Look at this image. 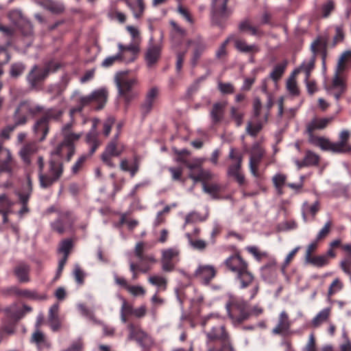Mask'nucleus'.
Wrapping results in <instances>:
<instances>
[{"mask_svg":"<svg viewBox=\"0 0 351 351\" xmlns=\"http://www.w3.org/2000/svg\"><path fill=\"white\" fill-rule=\"evenodd\" d=\"M119 52L114 56L106 57L101 62V66L105 68L112 66L117 62L130 63L135 60L139 51L136 45L125 46L121 43L118 44Z\"/></svg>","mask_w":351,"mask_h":351,"instance_id":"obj_1","label":"nucleus"},{"mask_svg":"<svg viewBox=\"0 0 351 351\" xmlns=\"http://www.w3.org/2000/svg\"><path fill=\"white\" fill-rule=\"evenodd\" d=\"M114 82L118 89L119 96L121 97L128 107L130 101L136 96L133 88L136 84L134 78L128 77L123 72L117 73L114 76Z\"/></svg>","mask_w":351,"mask_h":351,"instance_id":"obj_2","label":"nucleus"},{"mask_svg":"<svg viewBox=\"0 0 351 351\" xmlns=\"http://www.w3.org/2000/svg\"><path fill=\"white\" fill-rule=\"evenodd\" d=\"M58 68L59 65L54 62H49L44 67H40L37 65L33 66L26 77L30 88L38 89L49 74L56 71Z\"/></svg>","mask_w":351,"mask_h":351,"instance_id":"obj_3","label":"nucleus"},{"mask_svg":"<svg viewBox=\"0 0 351 351\" xmlns=\"http://www.w3.org/2000/svg\"><path fill=\"white\" fill-rule=\"evenodd\" d=\"M44 110V107L34 103L30 100L21 101L13 114L14 121L16 125L26 124L28 117H34Z\"/></svg>","mask_w":351,"mask_h":351,"instance_id":"obj_4","label":"nucleus"},{"mask_svg":"<svg viewBox=\"0 0 351 351\" xmlns=\"http://www.w3.org/2000/svg\"><path fill=\"white\" fill-rule=\"evenodd\" d=\"M206 335L210 341H219L220 348H210L208 351H235L231 343L229 333L223 325L216 326L206 332Z\"/></svg>","mask_w":351,"mask_h":351,"instance_id":"obj_5","label":"nucleus"},{"mask_svg":"<svg viewBox=\"0 0 351 351\" xmlns=\"http://www.w3.org/2000/svg\"><path fill=\"white\" fill-rule=\"evenodd\" d=\"M64 166L61 161L51 157L49 161L48 172L40 174L39 185L42 189H49L61 178Z\"/></svg>","mask_w":351,"mask_h":351,"instance_id":"obj_6","label":"nucleus"},{"mask_svg":"<svg viewBox=\"0 0 351 351\" xmlns=\"http://www.w3.org/2000/svg\"><path fill=\"white\" fill-rule=\"evenodd\" d=\"M72 123H68L64 125L61 130V134L63 137L62 141L58 145L57 152H61L62 149H66L67 151V162L70 161L75 154V145L82 136V133H75L72 131Z\"/></svg>","mask_w":351,"mask_h":351,"instance_id":"obj_7","label":"nucleus"},{"mask_svg":"<svg viewBox=\"0 0 351 351\" xmlns=\"http://www.w3.org/2000/svg\"><path fill=\"white\" fill-rule=\"evenodd\" d=\"M226 308L228 317L234 324H239L247 319L248 314L245 311V304L242 300H239L234 297H230L226 304Z\"/></svg>","mask_w":351,"mask_h":351,"instance_id":"obj_8","label":"nucleus"},{"mask_svg":"<svg viewBox=\"0 0 351 351\" xmlns=\"http://www.w3.org/2000/svg\"><path fill=\"white\" fill-rule=\"evenodd\" d=\"M8 17L10 21L15 25L25 36H29L33 34L32 23L24 16L21 9H13L8 12Z\"/></svg>","mask_w":351,"mask_h":351,"instance_id":"obj_9","label":"nucleus"},{"mask_svg":"<svg viewBox=\"0 0 351 351\" xmlns=\"http://www.w3.org/2000/svg\"><path fill=\"white\" fill-rule=\"evenodd\" d=\"M127 328L129 331L128 339L136 341L142 348H148L152 344V338L139 326L129 324Z\"/></svg>","mask_w":351,"mask_h":351,"instance_id":"obj_10","label":"nucleus"},{"mask_svg":"<svg viewBox=\"0 0 351 351\" xmlns=\"http://www.w3.org/2000/svg\"><path fill=\"white\" fill-rule=\"evenodd\" d=\"M265 154L264 148L259 143L256 142L252 145L250 151L249 168L252 175L256 178L259 176L258 166Z\"/></svg>","mask_w":351,"mask_h":351,"instance_id":"obj_11","label":"nucleus"},{"mask_svg":"<svg viewBox=\"0 0 351 351\" xmlns=\"http://www.w3.org/2000/svg\"><path fill=\"white\" fill-rule=\"evenodd\" d=\"M123 146L120 143H117L115 141H110L104 153L101 154L102 161L110 167H114V164L112 162L111 158L119 156L123 151Z\"/></svg>","mask_w":351,"mask_h":351,"instance_id":"obj_12","label":"nucleus"},{"mask_svg":"<svg viewBox=\"0 0 351 351\" xmlns=\"http://www.w3.org/2000/svg\"><path fill=\"white\" fill-rule=\"evenodd\" d=\"M162 50V44H154L153 43V38L152 37L149 39V45L147 47L145 55V60L147 64V66L149 68L153 67L159 60L160 58Z\"/></svg>","mask_w":351,"mask_h":351,"instance_id":"obj_13","label":"nucleus"},{"mask_svg":"<svg viewBox=\"0 0 351 351\" xmlns=\"http://www.w3.org/2000/svg\"><path fill=\"white\" fill-rule=\"evenodd\" d=\"M161 263L162 269L164 271L169 272L174 269V265L172 261L180 254V250L178 247H170L162 250Z\"/></svg>","mask_w":351,"mask_h":351,"instance_id":"obj_14","label":"nucleus"},{"mask_svg":"<svg viewBox=\"0 0 351 351\" xmlns=\"http://www.w3.org/2000/svg\"><path fill=\"white\" fill-rule=\"evenodd\" d=\"M291 323L289 320L287 313L282 311L278 317V324L272 330V333L274 335H286L288 334Z\"/></svg>","mask_w":351,"mask_h":351,"instance_id":"obj_15","label":"nucleus"},{"mask_svg":"<svg viewBox=\"0 0 351 351\" xmlns=\"http://www.w3.org/2000/svg\"><path fill=\"white\" fill-rule=\"evenodd\" d=\"M227 104L226 101H217L213 104L210 110V117L213 124H217L223 120Z\"/></svg>","mask_w":351,"mask_h":351,"instance_id":"obj_16","label":"nucleus"},{"mask_svg":"<svg viewBox=\"0 0 351 351\" xmlns=\"http://www.w3.org/2000/svg\"><path fill=\"white\" fill-rule=\"evenodd\" d=\"M242 160V156H238L237 162L230 165L227 171L228 176L234 178L239 185H242L245 182V177L241 172Z\"/></svg>","mask_w":351,"mask_h":351,"instance_id":"obj_17","label":"nucleus"},{"mask_svg":"<svg viewBox=\"0 0 351 351\" xmlns=\"http://www.w3.org/2000/svg\"><path fill=\"white\" fill-rule=\"evenodd\" d=\"M216 271L211 265H200L195 272V276L204 284L208 285L215 276Z\"/></svg>","mask_w":351,"mask_h":351,"instance_id":"obj_18","label":"nucleus"},{"mask_svg":"<svg viewBox=\"0 0 351 351\" xmlns=\"http://www.w3.org/2000/svg\"><path fill=\"white\" fill-rule=\"evenodd\" d=\"M225 263L227 267L236 275L247 268V264L239 255L230 256Z\"/></svg>","mask_w":351,"mask_h":351,"instance_id":"obj_19","label":"nucleus"},{"mask_svg":"<svg viewBox=\"0 0 351 351\" xmlns=\"http://www.w3.org/2000/svg\"><path fill=\"white\" fill-rule=\"evenodd\" d=\"M276 263L272 261L261 268V276L267 283L274 282L277 278Z\"/></svg>","mask_w":351,"mask_h":351,"instance_id":"obj_20","label":"nucleus"},{"mask_svg":"<svg viewBox=\"0 0 351 351\" xmlns=\"http://www.w3.org/2000/svg\"><path fill=\"white\" fill-rule=\"evenodd\" d=\"M228 0H212V14L213 20L226 17L229 14L226 4Z\"/></svg>","mask_w":351,"mask_h":351,"instance_id":"obj_21","label":"nucleus"},{"mask_svg":"<svg viewBox=\"0 0 351 351\" xmlns=\"http://www.w3.org/2000/svg\"><path fill=\"white\" fill-rule=\"evenodd\" d=\"M191 44H193L195 45V49L191 60V63L193 66H195L201 55L206 49V45L201 37H197L193 40H189L188 45Z\"/></svg>","mask_w":351,"mask_h":351,"instance_id":"obj_22","label":"nucleus"},{"mask_svg":"<svg viewBox=\"0 0 351 351\" xmlns=\"http://www.w3.org/2000/svg\"><path fill=\"white\" fill-rule=\"evenodd\" d=\"M332 117L324 119H313L306 125V132L308 137L314 136L313 132L315 130H324L332 121Z\"/></svg>","mask_w":351,"mask_h":351,"instance_id":"obj_23","label":"nucleus"},{"mask_svg":"<svg viewBox=\"0 0 351 351\" xmlns=\"http://www.w3.org/2000/svg\"><path fill=\"white\" fill-rule=\"evenodd\" d=\"M326 47V40L321 38H317L311 45V50L313 52V56H315V59L316 58L317 51H320L322 54V66L324 69L326 68V59L327 56Z\"/></svg>","mask_w":351,"mask_h":351,"instance_id":"obj_24","label":"nucleus"},{"mask_svg":"<svg viewBox=\"0 0 351 351\" xmlns=\"http://www.w3.org/2000/svg\"><path fill=\"white\" fill-rule=\"evenodd\" d=\"M92 101L95 104L96 110L102 109L108 99V91L106 88L95 90L91 93Z\"/></svg>","mask_w":351,"mask_h":351,"instance_id":"obj_25","label":"nucleus"},{"mask_svg":"<svg viewBox=\"0 0 351 351\" xmlns=\"http://www.w3.org/2000/svg\"><path fill=\"white\" fill-rule=\"evenodd\" d=\"M254 277L253 274L247 268L240 271L235 276V281L241 289L248 287L254 282Z\"/></svg>","mask_w":351,"mask_h":351,"instance_id":"obj_26","label":"nucleus"},{"mask_svg":"<svg viewBox=\"0 0 351 351\" xmlns=\"http://www.w3.org/2000/svg\"><path fill=\"white\" fill-rule=\"evenodd\" d=\"M132 11L135 19H140L144 12L145 5L143 0H124Z\"/></svg>","mask_w":351,"mask_h":351,"instance_id":"obj_27","label":"nucleus"},{"mask_svg":"<svg viewBox=\"0 0 351 351\" xmlns=\"http://www.w3.org/2000/svg\"><path fill=\"white\" fill-rule=\"evenodd\" d=\"M30 267L24 263L18 264L14 269V273L20 282H27L29 281V273Z\"/></svg>","mask_w":351,"mask_h":351,"instance_id":"obj_28","label":"nucleus"},{"mask_svg":"<svg viewBox=\"0 0 351 351\" xmlns=\"http://www.w3.org/2000/svg\"><path fill=\"white\" fill-rule=\"evenodd\" d=\"M33 129L37 135H40V141H42L49 132V121L43 116L36 121Z\"/></svg>","mask_w":351,"mask_h":351,"instance_id":"obj_29","label":"nucleus"},{"mask_svg":"<svg viewBox=\"0 0 351 351\" xmlns=\"http://www.w3.org/2000/svg\"><path fill=\"white\" fill-rule=\"evenodd\" d=\"M234 42L235 48L241 53L252 54L259 51V47L255 44L248 45L242 39H235Z\"/></svg>","mask_w":351,"mask_h":351,"instance_id":"obj_30","label":"nucleus"},{"mask_svg":"<svg viewBox=\"0 0 351 351\" xmlns=\"http://www.w3.org/2000/svg\"><path fill=\"white\" fill-rule=\"evenodd\" d=\"M36 151V147L34 144H27L21 149L19 155L25 163L29 165L31 163L30 156L33 155Z\"/></svg>","mask_w":351,"mask_h":351,"instance_id":"obj_31","label":"nucleus"},{"mask_svg":"<svg viewBox=\"0 0 351 351\" xmlns=\"http://www.w3.org/2000/svg\"><path fill=\"white\" fill-rule=\"evenodd\" d=\"M239 29L242 32L249 31L253 36H261L263 34V32L258 27L252 25L248 19H245L240 22L239 24Z\"/></svg>","mask_w":351,"mask_h":351,"instance_id":"obj_32","label":"nucleus"},{"mask_svg":"<svg viewBox=\"0 0 351 351\" xmlns=\"http://www.w3.org/2000/svg\"><path fill=\"white\" fill-rule=\"evenodd\" d=\"M221 186L217 183L206 184L202 183V190L205 193L208 194L213 199L219 198V193L221 191Z\"/></svg>","mask_w":351,"mask_h":351,"instance_id":"obj_33","label":"nucleus"},{"mask_svg":"<svg viewBox=\"0 0 351 351\" xmlns=\"http://www.w3.org/2000/svg\"><path fill=\"white\" fill-rule=\"evenodd\" d=\"M326 90L328 93H332V91H345L346 84L343 80L337 75H334L332 84L329 86H326Z\"/></svg>","mask_w":351,"mask_h":351,"instance_id":"obj_34","label":"nucleus"},{"mask_svg":"<svg viewBox=\"0 0 351 351\" xmlns=\"http://www.w3.org/2000/svg\"><path fill=\"white\" fill-rule=\"evenodd\" d=\"M308 141L311 143L319 147L325 151H330L331 142L324 137L311 136L308 137Z\"/></svg>","mask_w":351,"mask_h":351,"instance_id":"obj_35","label":"nucleus"},{"mask_svg":"<svg viewBox=\"0 0 351 351\" xmlns=\"http://www.w3.org/2000/svg\"><path fill=\"white\" fill-rule=\"evenodd\" d=\"M330 314V308H325L320 311L312 319L311 324L313 327L317 328L322 323L326 322Z\"/></svg>","mask_w":351,"mask_h":351,"instance_id":"obj_36","label":"nucleus"},{"mask_svg":"<svg viewBox=\"0 0 351 351\" xmlns=\"http://www.w3.org/2000/svg\"><path fill=\"white\" fill-rule=\"evenodd\" d=\"M319 210V203L318 201L314 202L313 204L309 205L307 202L303 203L302 205V217L304 221H307L306 213H309L313 217H315L316 213Z\"/></svg>","mask_w":351,"mask_h":351,"instance_id":"obj_37","label":"nucleus"},{"mask_svg":"<svg viewBox=\"0 0 351 351\" xmlns=\"http://www.w3.org/2000/svg\"><path fill=\"white\" fill-rule=\"evenodd\" d=\"M78 106L70 110L71 114L81 112L84 107L93 104L91 93L88 95L80 96L77 100Z\"/></svg>","mask_w":351,"mask_h":351,"instance_id":"obj_38","label":"nucleus"},{"mask_svg":"<svg viewBox=\"0 0 351 351\" xmlns=\"http://www.w3.org/2000/svg\"><path fill=\"white\" fill-rule=\"evenodd\" d=\"M86 142L90 145L89 156L93 155L99 146L100 143L97 139V132L90 131L86 135Z\"/></svg>","mask_w":351,"mask_h":351,"instance_id":"obj_39","label":"nucleus"},{"mask_svg":"<svg viewBox=\"0 0 351 351\" xmlns=\"http://www.w3.org/2000/svg\"><path fill=\"white\" fill-rule=\"evenodd\" d=\"M143 263L136 264L132 261H130V270L132 273V280H135L138 278L137 271L142 273H147L150 270V267L147 265H144Z\"/></svg>","mask_w":351,"mask_h":351,"instance_id":"obj_40","label":"nucleus"},{"mask_svg":"<svg viewBox=\"0 0 351 351\" xmlns=\"http://www.w3.org/2000/svg\"><path fill=\"white\" fill-rule=\"evenodd\" d=\"M288 62L287 60H284L282 63L276 64L273 71L270 73V77L274 82H277L282 75H283L285 70L287 66Z\"/></svg>","mask_w":351,"mask_h":351,"instance_id":"obj_41","label":"nucleus"},{"mask_svg":"<svg viewBox=\"0 0 351 351\" xmlns=\"http://www.w3.org/2000/svg\"><path fill=\"white\" fill-rule=\"evenodd\" d=\"M307 264H311L315 267H321L328 264L327 255L311 256L305 261Z\"/></svg>","mask_w":351,"mask_h":351,"instance_id":"obj_42","label":"nucleus"},{"mask_svg":"<svg viewBox=\"0 0 351 351\" xmlns=\"http://www.w3.org/2000/svg\"><path fill=\"white\" fill-rule=\"evenodd\" d=\"M330 151L333 153H348L351 151V146L339 141L336 143L331 142Z\"/></svg>","mask_w":351,"mask_h":351,"instance_id":"obj_43","label":"nucleus"},{"mask_svg":"<svg viewBox=\"0 0 351 351\" xmlns=\"http://www.w3.org/2000/svg\"><path fill=\"white\" fill-rule=\"evenodd\" d=\"M315 62V56H312L309 60H304L300 65L302 71L305 73V81H307L309 79L311 72L314 69Z\"/></svg>","mask_w":351,"mask_h":351,"instance_id":"obj_44","label":"nucleus"},{"mask_svg":"<svg viewBox=\"0 0 351 351\" xmlns=\"http://www.w3.org/2000/svg\"><path fill=\"white\" fill-rule=\"evenodd\" d=\"M254 120V124L252 121H249L246 126V132L250 135L251 136L255 137L258 134V133L262 130L263 128V123L257 121L256 119Z\"/></svg>","mask_w":351,"mask_h":351,"instance_id":"obj_45","label":"nucleus"},{"mask_svg":"<svg viewBox=\"0 0 351 351\" xmlns=\"http://www.w3.org/2000/svg\"><path fill=\"white\" fill-rule=\"evenodd\" d=\"M32 191V183L30 178H27V184L25 191L19 193V197L22 204H27Z\"/></svg>","mask_w":351,"mask_h":351,"instance_id":"obj_46","label":"nucleus"},{"mask_svg":"<svg viewBox=\"0 0 351 351\" xmlns=\"http://www.w3.org/2000/svg\"><path fill=\"white\" fill-rule=\"evenodd\" d=\"M71 222H66L64 220V217L62 216L60 219H58L52 223V227L54 230L60 234H62L64 232L66 228L71 226Z\"/></svg>","mask_w":351,"mask_h":351,"instance_id":"obj_47","label":"nucleus"},{"mask_svg":"<svg viewBox=\"0 0 351 351\" xmlns=\"http://www.w3.org/2000/svg\"><path fill=\"white\" fill-rule=\"evenodd\" d=\"M319 157L317 154L311 151H307L304 158V165H306V167L316 165L319 162Z\"/></svg>","mask_w":351,"mask_h":351,"instance_id":"obj_48","label":"nucleus"},{"mask_svg":"<svg viewBox=\"0 0 351 351\" xmlns=\"http://www.w3.org/2000/svg\"><path fill=\"white\" fill-rule=\"evenodd\" d=\"M62 114L63 112L61 110L51 108L47 110L45 112L43 117L46 118V119L49 122V121L51 119L58 120L61 117Z\"/></svg>","mask_w":351,"mask_h":351,"instance_id":"obj_49","label":"nucleus"},{"mask_svg":"<svg viewBox=\"0 0 351 351\" xmlns=\"http://www.w3.org/2000/svg\"><path fill=\"white\" fill-rule=\"evenodd\" d=\"M148 282L152 285L158 287H163V289H166L167 280L162 276H152L149 277Z\"/></svg>","mask_w":351,"mask_h":351,"instance_id":"obj_50","label":"nucleus"},{"mask_svg":"<svg viewBox=\"0 0 351 351\" xmlns=\"http://www.w3.org/2000/svg\"><path fill=\"white\" fill-rule=\"evenodd\" d=\"M25 70V66L21 62L12 64L10 66V74L12 77H18Z\"/></svg>","mask_w":351,"mask_h":351,"instance_id":"obj_51","label":"nucleus"},{"mask_svg":"<svg viewBox=\"0 0 351 351\" xmlns=\"http://www.w3.org/2000/svg\"><path fill=\"white\" fill-rule=\"evenodd\" d=\"M343 288L342 282L338 279L335 278L332 283L330 284L328 291V298H330L332 295L336 293L337 292L341 291Z\"/></svg>","mask_w":351,"mask_h":351,"instance_id":"obj_52","label":"nucleus"},{"mask_svg":"<svg viewBox=\"0 0 351 351\" xmlns=\"http://www.w3.org/2000/svg\"><path fill=\"white\" fill-rule=\"evenodd\" d=\"M217 88L223 95L232 94L234 91V86L230 82L224 83L219 82L217 84Z\"/></svg>","mask_w":351,"mask_h":351,"instance_id":"obj_53","label":"nucleus"},{"mask_svg":"<svg viewBox=\"0 0 351 351\" xmlns=\"http://www.w3.org/2000/svg\"><path fill=\"white\" fill-rule=\"evenodd\" d=\"M287 88L293 95H298L299 94L297 83L293 75H291L288 79L287 82Z\"/></svg>","mask_w":351,"mask_h":351,"instance_id":"obj_54","label":"nucleus"},{"mask_svg":"<svg viewBox=\"0 0 351 351\" xmlns=\"http://www.w3.org/2000/svg\"><path fill=\"white\" fill-rule=\"evenodd\" d=\"M145 243L138 242L136 244L134 247V254L140 263H143L144 261V250L145 249Z\"/></svg>","mask_w":351,"mask_h":351,"instance_id":"obj_55","label":"nucleus"},{"mask_svg":"<svg viewBox=\"0 0 351 351\" xmlns=\"http://www.w3.org/2000/svg\"><path fill=\"white\" fill-rule=\"evenodd\" d=\"M344 39L343 25H339L335 27V35L333 38V46L338 43L342 42Z\"/></svg>","mask_w":351,"mask_h":351,"instance_id":"obj_56","label":"nucleus"},{"mask_svg":"<svg viewBox=\"0 0 351 351\" xmlns=\"http://www.w3.org/2000/svg\"><path fill=\"white\" fill-rule=\"evenodd\" d=\"M4 154L5 156V160L1 165L0 171L10 173L12 169L9 165V162L12 159L11 154L8 149H5Z\"/></svg>","mask_w":351,"mask_h":351,"instance_id":"obj_57","label":"nucleus"},{"mask_svg":"<svg viewBox=\"0 0 351 351\" xmlns=\"http://www.w3.org/2000/svg\"><path fill=\"white\" fill-rule=\"evenodd\" d=\"M45 9L48 10L52 13H61L64 10V6L63 5L60 3H58L56 2H54L53 1L51 0L49 3V4L47 5Z\"/></svg>","mask_w":351,"mask_h":351,"instance_id":"obj_58","label":"nucleus"},{"mask_svg":"<svg viewBox=\"0 0 351 351\" xmlns=\"http://www.w3.org/2000/svg\"><path fill=\"white\" fill-rule=\"evenodd\" d=\"M88 156L82 155L77 160L71 167V171L73 174H77L82 168L84 162H86Z\"/></svg>","mask_w":351,"mask_h":351,"instance_id":"obj_59","label":"nucleus"},{"mask_svg":"<svg viewBox=\"0 0 351 351\" xmlns=\"http://www.w3.org/2000/svg\"><path fill=\"white\" fill-rule=\"evenodd\" d=\"M32 341L35 342L38 346L41 344L47 345L48 343L45 339L44 334L39 330H36L32 337Z\"/></svg>","mask_w":351,"mask_h":351,"instance_id":"obj_60","label":"nucleus"},{"mask_svg":"<svg viewBox=\"0 0 351 351\" xmlns=\"http://www.w3.org/2000/svg\"><path fill=\"white\" fill-rule=\"evenodd\" d=\"M231 117L235 121L237 126L239 127L243 123V114L238 112V109L234 106L230 108Z\"/></svg>","mask_w":351,"mask_h":351,"instance_id":"obj_61","label":"nucleus"},{"mask_svg":"<svg viewBox=\"0 0 351 351\" xmlns=\"http://www.w3.org/2000/svg\"><path fill=\"white\" fill-rule=\"evenodd\" d=\"M262 108L261 101L258 97H256L253 101V119H256L261 114Z\"/></svg>","mask_w":351,"mask_h":351,"instance_id":"obj_62","label":"nucleus"},{"mask_svg":"<svg viewBox=\"0 0 351 351\" xmlns=\"http://www.w3.org/2000/svg\"><path fill=\"white\" fill-rule=\"evenodd\" d=\"M128 291L135 297L140 295L143 296L145 294V290L144 288L138 285H130L128 289Z\"/></svg>","mask_w":351,"mask_h":351,"instance_id":"obj_63","label":"nucleus"},{"mask_svg":"<svg viewBox=\"0 0 351 351\" xmlns=\"http://www.w3.org/2000/svg\"><path fill=\"white\" fill-rule=\"evenodd\" d=\"M115 122V119L113 117H108L104 123V136H108L110 133L111 128Z\"/></svg>","mask_w":351,"mask_h":351,"instance_id":"obj_64","label":"nucleus"}]
</instances>
